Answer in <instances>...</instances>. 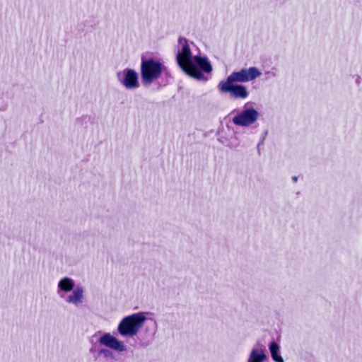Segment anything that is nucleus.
I'll return each instance as SVG.
<instances>
[{"label": "nucleus", "instance_id": "15", "mask_svg": "<svg viewBox=\"0 0 362 362\" xmlns=\"http://www.w3.org/2000/svg\"><path fill=\"white\" fill-rule=\"evenodd\" d=\"M293 180H294V182H296V181H297V177H293Z\"/></svg>", "mask_w": 362, "mask_h": 362}, {"label": "nucleus", "instance_id": "12", "mask_svg": "<svg viewBox=\"0 0 362 362\" xmlns=\"http://www.w3.org/2000/svg\"><path fill=\"white\" fill-rule=\"evenodd\" d=\"M267 358L264 350L253 349L250 354L247 362H263Z\"/></svg>", "mask_w": 362, "mask_h": 362}, {"label": "nucleus", "instance_id": "4", "mask_svg": "<svg viewBox=\"0 0 362 362\" xmlns=\"http://www.w3.org/2000/svg\"><path fill=\"white\" fill-rule=\"evenodd\" d=\"M262 75V72L255 66L241 69L239 71L231 73L224 81L228 83H247L254 81Z\"/></svg>", "mask_w": 362, "mask_h": 362}, {"label": "nucleus", "instance_id": "11", "mask_svg": "<svg viewBox=\"0 0 362 362\" xmlns=\"http://www.w3.org/2000/svg\"><path fill=\"white\" fill-rule=\"evenodd\" d=\"M218 141L223 145L230 148H235L239 145V141L235 136L232 135L230 138H228L226 136V134H223V132L220 134Z\"/></svg>", "mask_w": 362, "mask_h": 362}, {"label": "nucleus", "instance_id": "10", "mask_svg": "<svg viewBox=\"0 0 362 362\" xmlns=\"http://www.w3.org/2000/svg\"><path fill=\"white\" fill-rule=\"evenodd\" d=\"M75 288L74 280L70 277L65 276L58 281L57 293L60 298H63L68 293L74 290Z\"/></svg>", "mask_w": 362, "mask_h": 362}, {"label": "nucleus", "instance_id": "8", "mask_svg": "<svg viewBox=\"0 0 362 362\" xmlns=\"http://www.w3.org/2000/svg\"><path fill=\"white\" fill-rule=\"evenodd\" d=\"M98 343L117 352L122 353L127 351V346L110 332L103 333L98 339Z\"/></svg>", "mask_w": 362, "mask_h": 362}, {"label": "nucleus", "instance_id": "3", "mask_svg": "<svg viewBox=\"0 0 362 362\" xmlns=\"http://www.w3.org/2000/svg\"><path fill=\"white\" fill-rule=\"evenodd\" d=\"M166 69L163 62L156 59H142L141 64V81L144 85H150L157 80Z\"/></svg>", "mask_w": 362, "mask_h": 362}, {"label": "nucleus", "instance_id": "9", "mask_svg": "<svg viewBox=\"0 0 362 362\" xmlns=\"http://www.w3.org/2000/svg\"><path fill=\"white\" fill-rule=\"evenodd\" d=\"M64 301L76 308L82 306L85 302V288L82 286H77L69 295L63 298Z\"/></svg>", "mask_w": 362, "mask_h": 362}, {"label": "nucleus", "instance_id": "7", "mask_svg": "<svg viewBox=\"0 0 362 362\" xmlns=\"http://www.w3.org/2000/svg\"><path fill=\"white\" fill-rule=\"evenodd\" d=\"M218 88L222 93H229L235 99H245L249 95L246 86L234 83L221 81L218 84Z\"/></svg>", "mask_w": 362, "mask_h": 362}, {"label": "nucleus", "instance_id": "2", "mask_svg": "<svg viewBox=\"0 0 362 362\" xmlns=\"http://www.w3.org/2000/svg\"><path fill=\"white\" fill-rule=\"evenodd\" d=\"M148 313L139 312L123 317L117 326V332L123 337L136 335L148 319Z\"/></svg>", "mask_w": 362, "mask_h": 362}, {"label": "nucleus", "instance_id": "5", "mask_svg": "<svg viewBox=\"0 0 362 362\" xmlns=\"http://www.w3.org/2000/svg\"><path fill=\"white\" fill-rule=\"evenodd\" d=\"M249 103L244 105L243 110L238 112L233 117V122L234 124L240 127H249L253 124L259 118V114L258 111L248 107Z\"/></svg>", "mask_w": 362, "mask_h": 362}, {"label": "nucleus", "instance_id": "1", "mask_svg": "<svg viewBox=\"0 0 362 362\" xmlns=\"http://www.w3.org/2000/svg\"><path fill=\"white\" fill-rule=\"evenodd\" d=\"M176 59L182 70L189 76L199 81H206L204 74L212 71V66L206 57H202L196 45L180 37L176 53Z\"/></svg>", "mask_w": 362, "mask_h": 362}, {"label": "nucleus", "instance_id": "13", "mask_svg": "<svg viewBox=\"0 0 362 362\" xmlns=\"http://www.w3.org/2000/svg\"><path fill=\"white\" fill-rule=\"evenodd\" d=\"M280 347L277 343L272 341L269 344V350L272 359L276 362H284L282 357L279 354Z\"/></svg>", "mask_w": 362, "mask_h": 362}, {"label": "nucleus", "instance_id": "14", "mask_svg": "<svg viewBox=\"0 0 362 362\" xmlns=\"http://www.w3.org/2000/svg\"><path fill=\"white\" fill-rule=\"evenodd\" d=\"M98 354L103 356L105 358H111L113 356L112 352L106 348H102L98 350Z\"/></svg>", "mask_w": 362, "mask_h": 362}, {"label": "nucleus", "instance_id": "6", "mask_svg": "<svg viewBox=\"0 0 362 362\" xmlns=\"http://www.w3.org/2000/svg\"><path fill=\"white\" fill-rule=\"evenodd\" d=\"M117 81L127 90H135L139 87L138 73L129 68L119 71L116 74Z\"/></svg>", "mask_w": 362, "mask_h": 362}]
</instances>
